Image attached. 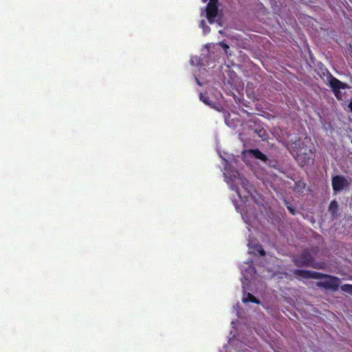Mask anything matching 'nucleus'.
Segmentation results:
<instances>
[{"instance_id": "obj_1", "label": "nucleus", "mask_w": 352, "mask_h": 352, "mask_svg": "<svg viewBox=\"0 0 352 352\" xmlns=\"http://www.w3.org/2000/svg\"><path fill=\"white\" fill-rule=\"evenodd\" d=\"M295 275L301 276L305 279H323L316 283L317 287L332 292H337L340 287V279L334 276L323 274L318 272H314L307 270H294L293 272Z\"/></svg>"}, {"instance_id": "obj_2", "label": "nucleus", "mask_w": 352, "mask_h": 352, "mask_svg": "<svg viewBox=\"0 0 352 352\" xmlns=\"http://www.w3.org/2000/svg\"><path fill=\"white\" fill-rule=\"evenodd\" d=\"M294 265L298 267H313L315 269H323L324 263L315 261L314 256L309 250H305L299 255L292 259Z\"/></svg>"}, {"instance_id": "obj_3", "label": "nucleus", "mask_w": 352, "mask_h": 352, "mask_svg": "<svg viewBox=\"0 0 352 352\" xmlns=\"http://www.w3.org/2000/svg\"><path fill=\"white\" fill-rule=\"evenodd\" d=\"M329 85L338 100L342 99L340 89H346L350 88L348 84L342 82L335 77H331L329 80Z\"/></svg>"}, {"instance_id": "obj_4", "label": "nucleus", "mask_w": 352, "mask_h": 352, "mask_svg": "<svg viewBox=\"0 0 352 352\" xmlns=\"http://www.w3.org/2000/svg\"><path fill=\"white\" fill-rule=\"evenodd\" d=\"M312 154V148L305 144L303 150H301L300 152L298 153L295 159L302 166L310 163Z\"/></svg>"}, {"instance_id": "obj_5", "label": "nucleus", "mask_w": 352, "mask_h": 352, "mask_svg": "<svg viewBox=\"0 0 352 352\" xmlns=\"http://www.w3.org/2000/svg\"><path fill=\"white\" fill-rule=\"evenodd\" d=\"M331 184L333 191L340 192L350 185V182L342 175H336L332 177Z\"/></svg>"}, {"instance_id": "obj_6", "label": "nucleus", "mask_w": 352, "mask_h": 352, "mask_svg": "<svg viewBox=\"0 0 352 352\" xmlns=\"http://www.w3.org/2000/svg\"><path fill=\"white\" fill-rule=\"evenodd\" d=\"M217 2H209L206 7V16L210 23H212L217 15Z\"/></svg>"}, {"instance_id": "obj_7", "label": "nucleus", "mask_w": 352, "mask_h": 352, "mask_svg": "<svg viewBox=\"0 0 352 352\" xmlns=\"http://www.w3.org/2000/svg\"><path fill=\"white\" fill-rule=\"evenodd\" d=\"M305 144V143L304 142H302L300 138L291 142L290 153L293 155L294 158H296V157L297 156L298 153L300 152L301 150H303Z\"/></svg>"}, {"instance_id": "obj_8", "label": "nucleus", "mask_w": 352, "mask_h": 352, "mask_svg": "<svg viewBox=\"0 0 352 352\" xmlns=\"http://www.w3.org/2000/svg\"><path fill=\"white\" fill-rule=\"evenodd\" d=\"M252 155L253 157H254L256 159H258L261 161H263L266 164H268L270 166H272L271 164V160H270L258 148L256 149H250L248 151Z\"/></svg>"}, {"instance_id": "obj_9", "label": "nucleus", "mask_w": 352, "mask_h": 352, "mask_svg": "<svg viewBox=\"0 0 352 352\" xmlns=\"http://www.w3.org/2000/svg\"><path fill=\"white\" fill-rule=\"evenodd\" d=\"M236 174L239 175L238 172H236ZM239 179L240 180V184L243 188L247 192L248 195L250 194L252 187L249 181L246 178L240 176H239Z\"/></svg>"}, {"instance_id": "obj_10", "label": "nucleus", "mask_w": 352, "mask_h": 352, "mask_svg": "<svg viewBox=\"0 0 352 352\" xmlns=\"http://www.w3.org/2000/svg\"><path fill=\"white\" fill-rule=\"evenodd\" d=\"M305 187L306 184L302 179H299L295 182L294 190L297 193H302Z\"/></svg>"}, {"instance_id": "obj_11", "label": "nucleus", "mask_w": 352, "mask_h": 352, "mask_svg": "<svg viewBox=\"0 0 352 352\" xmlns=\"http://www.w3.org/2000/svg\"><path fill=\"white\" fill-rule=\"evenodd\" d=\"M247 297H244L243 298V302H254L255 304H259L260 303V301L259 300H258L254 296H253L252 294L250 293H248L247 294Z\"/></svg>"}, {"instance_id": "obj_12", "label": "nucleus", "mask_w": 352, "mask_h": 352, "mask_svg": "<svg viewBox=\"0 0 352 352\" xmlns=\"http://www.w3.org/2000/svg\"><path fill=\"white\" fill-rule=\"evenodd\" d=\"M255 132L258 134V137L261 138L263 140H265L268 138V135L266 131L263 128L256 129L255 130Z\"/></svg>"}, {"instance_id": "obj_13", "label": "nucleus", "mask_w": 352, "mask_h": 352, "mask_svg": "<svg viewBox=\"0 0 352 352\" xmlns=\"http://www.w3.org/2000/svg\"><path fill=\"white\" fill-rule=\"evenodd\" d=\"M199 99L207 105L211 106L212 104V101L210 100L209 97L204 94L201 93L199 94Z\"/></svg>"}, {"instance_id": "obj_14", "label": "nucleus", "mask_w": 352, "mask_h": 352, "mask_svg": "<svg viewBox=\"0 0 352 352\" xmlns=\"http://www.w3.org/2000/svg\"><path fill=\"white\" fill-rule=\"evenodd\" d=\"M340 289L342 292L349 293L352 295V285L344 284L340 287Z\"/></svg>"}, {"instance_id": "obj_15", "label": "nucleus", "mask_w": 352, "mask_h": 352, "mask_svg": "<svg viewBox=\"0 0 352 352\" xmlns=\"http://www.w3.org/2000/svg\"><path fill=\"white\" fill-rule=\"evenodd\" d=\"M338 208V203L335 200H333L331 201L330 204H329V211L331 212H333L335 211Z\"/></svg>"}, {"instance_id": "obj_16", "label": "nucleus", "mask_w": 352, "mask_h": 352, "mask_svg": "<svg viewBox=\"0 0 352 352\" xmlns=\"http://www.w3.org/2000/svg\"><path fill=\"white\" fill-rule=\"evenodd\" d=\"M231 188H232V190H233L236 191V192L237 193V195H238L239 197L241 199V194H240V192H239V188H238L237 186H231Z\"/></svg>"}, {"instance_id": "obj_17", "label": "nucleus", "mask_w": 352, "mask_h": 352, "mask_svg": "<svg viewBox=\"0 0 352 352\" xmlns=\"http://www.w3.org/2000/svg\"><path fill=\"white\" fill-rule=\"evenodd\" d=\"M220 45L224 49L225 52H227V50L229 49V45L223 42H221Z\"/></svg>"}, {"instance_id": "obj_18", "label": "nucleus", "mask_w": 352, "mask_h": 352, "mask_svg": "<svg viewBox=\"0 0 352 352\" xmlns=\"http://www.w3.org/2000/svg\"><path fill=\"white\" fill-rule=\"evenodd\" d=\"M258 253H259V254L261 256H265V250L262 248H261V247H260L259 250H258Z\"/></svg>"}, {"instance_id": "obj_19", "label": "nucleus", "mask_w": 352, "mask_h": 352, "mask_svg": "<svg viewBox=\"0 0 352 352\" xmlns=\"http://www.w3.org/2000/svg\"><path fill=\"white\" fill-rule=\"evenodd\" d=\"M287 208L292 214H295L294 209H293L291 206H287Z\"/></svg>"}, {"instance_id": "obj_20", "label": "nucleus", "mask_w": 352, "mask_h": 352, "mask_svg": "<svg viewBox=\"0 0 352 352\" xmlns=\"http://www.w3.org/2000/svg\"><path fill=\"white\" fill-rule=\"evenodd\" d=\"M204 2H206L208 0H202ZM210 2H217V0H210Z\"/></svg>"}, {"instance_id": "obj_21", "label": "nucleus", "mask_w": 352, "mask_h": 352, "mask_svg": "<svg viewBox=\"0 0 352 352\" xmlns=\"http://www.w3.org/2000/svg\"><path fill=\"white\" fill-rule=\"evenodd\" d=\"M351 143H352V140H351Z\"/></svg>"}]
</instances>
